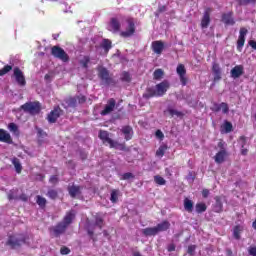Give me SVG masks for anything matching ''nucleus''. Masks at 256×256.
<instances>
[{"label": "nucleus", "instance_id": "obj_1", "mask_svg": "<svg viewBox=\"0 0 256 256\" xmlns=\"http://www.w3.org/2000/svg\"><path fill=\"white\" fill-rule=\"evenodd\" d=\"M98 137H99V140H102V143L109 144V148H114V149H118L120 151H125V152L130 151V149L126 147V144L119 143L109 138V132L105 130H99Z\"/></svg>", "mask_w": 256, "mask_h": 256}, {"label": "nucleus", "instance_id": "obj_2", "mask_svg": "<svg viewBox=\"0 0 256 256\" xmlns=\"http://www.w3.org/2000/svg\"><path fill=\"white\" fill-rule=\"evenodd\" d=\"M20 109L28 113V115L36 116L41 112V103L39 101L26 102L20 106Z\"/></svg>", "mask_w": 256, "mask_h": 256}, {"label": "nucleus", "instance_id": "obj_3", "mask_svg": "<svg viewBox=\"0 0 256 256\" xmlns=\"http://www.w3.org/2000/svg\"><path fill=\"white\" fill-rule=\"evenodd\" d=\"M22 244H26V237L23 236V234L9 235L7 242H5V245L10 247L11 249L21 247Z\"/></svg>", "mask_w": 256, "mask_h": 256}, {"label": "nucleus", "instance_id": "obj_4", "mask_svg": "<svg viewBox=\"0 0 256 256\" xmlns=\"http://www.w3.org/2000/svg\"><path fill=\"white\" fill-rule=\"evenodd\" d=\"M125 22L128 24V28L125 31L120 32L121 38H131L134 36L136 27H135V20L133 17H127Z\"/></svg>", "mask_w": 256, "mask_h": 256}, {"label": "nucleus", "instance_id": "obj_5", "mask_svg": "<svg viewBox=\"0 0 256 256\" xmlns=\"http://www.w3.org/2000/svg\"><path fill=\"white\" fill-rule=\"evenodd\" d=\"M50 53L54 58L63 61V63H67L70 60L66 51H64L60 46H52Z\"/></svg>", "mask_w": 256, "mask_h": 256}, {"label": "nucleus", "instance_id": "obj_6", "mask_svg": "<svg viewBox=\"0 0 256 256\" xmlns=\"http://www.w3.org/2000/svg\"><path fill=\"white\" fill-rule=\"evenodd\" d=\"M86 101V96L80 94L78 96L69 97L67 100H65V103H67L68 107L76 108L78 104H85Z\"/></svg>", "mask_w": 256, "mask_h": 256}, {"label": "nucleus", "instance_id": "obj_7", "mask_svg": "<svg viewBox=\"0 0 256 256\" xmlns=\"http://www.w3.org/2000/svg\"><path fill=\"white\" fill-rule=\"evenodd\" d=\"M68 228V225H64V224H59L57 223L56 226L52 227L49 229L50 234L54 237V238H59L60 236H62L64 233H66Z\"/></svg>", "mask_w": 256, "mask_h": 256}, {"label": "nucleus", "instance_id": "obj_8", "mask_svg": "<svg viewBox=\"0 0 256 256\" xmlns=\"http://www.w3.org/2000/svg\"><path fill=\"white\" fill-rule=\"evenodd\" d=\"M98 77L105 82L106 85H115V80L109 76V71L107 68H101L98 72Z\"/></svg>", "mask_w": 256, "mask_h": 256}, {"label": "nucleus", "instance_id": "obj_9", "mask_svg": "<svg viewBox=\"0 0 256 256\" xmlns=\"http://www.w3.org/2000/svg\"><path fill=\"white\" fill-rule=\"evenodd\" d=\"M176 73L178 77L180 78L181 85L185 87L187 85L188 79L186 77L187 70L186 67L183 64H178L176 68Z\"/></svg>", "mask_w": 256, "mask_h": 256}, {"label": "nucleus", "instance_id": "obj_10", "mask_svg": "<svg viewBox=\"0 0 256 256\" xmlns=\"http://www.w3.org/2000/svg\"><path fill=\"white\" fill-rule=\"evenodd\" d=\"M63 114V110L62 108H60L59 106L54 107L52 111L49 112L48 114V122L53 124L56 123L57 119L60 118V116H62Z\"/></svg>", "mask_w": 256, "mask_h": 256}, {"label": "nucleus", "instance_id": "obj_11", "mask_svg": "<svg viewBox=\"0 0 256 256\" xmlns=\"http://www.w3.org/2000/svg\"><path fill=\"white\" fill-rule=\"evenodd\" d=\"M14 78H15L16 83H18V85L20 87L26 86L25 75L23 74L21 68H19V67L14 68Z\"/></svg>", "mask_w": 256, "mask_h": 256}, {"label": "nucleus", "instance_id": "obj_12", "mask_svg": "<svg viewBox=\"0 0 256 256\" xmlns=\"http://www.w3.org/2000/svg\"><path fill=\"white\" fill-rule=\"evenodd\" d=\"M115 107H116V100L113 98L108 99V102H106L104 110L100 112V115L107 116L111 114L115 110Z\"/></svg>", "mask_w": 256, "mask_h": 256}, {"label": "nucleus", "instance_id": "obj_13", "mask_svg": "<svg viewBox=\"0 0 256 256\" xmlns=\"http://www.w3.org/2000/svg\"><path fill=\"white\" fill-rule=\"evenodd\" d=\"M248 30L246 28H240L239 40H237V51L242 52L244 43L246 42V35Z\"/></svg>", "mask_w": 256, "mask_h": 256}, {"label": "nucleus", "instance_id": "obj_14", "mask_svg": "<svg viewBox=\"0 0 256 256\" xmlns=\"http://www.w3.org/2000/svg\"><path fill=\"white\" fill-rule=\"evenodd\" d=\"M165 49V44L163 41H153L151 42V50L155 55H162Z\"/></svg>", "mask_w": 256, "mask_h": 256}, {"label": "nucleus", "instance_id": "obj_15", "mask_svg": "<svg viewBox=\"0 0 256 256\" xmlns=\"http://www.w3.org/2000/svg\"><path fill=\"white\" fill-rule=\"evenodd\" d=\"M170 84L167 80L155 85V91L158 92V96H164L169 90Z\"/></svg>", "mask_w": 256, "mask_h": 256}, {"label": "nucleus", "instance_id": "obj_16", "mask_svg": "<svg viewBox=\"0 0 256 256\" xmlns=\"http://www.w3.org/2000/svg\"><path fill=\"white\" fill-rule=\"evenodd\" d=\"M221 21L226 26H233V25H235V19H233V11H229L228 13L222 14Z\"/></svg>", "mask_w": 256, "mask_h": 256}, {"label": "nucleus", "instance_id": "obj_17", "mask_svg": "<svg viewBox=\"0 0 256 256\" xmlns=\"http://www.w3.org/2000/svg\"><path fill=\"white\" fill-rule=\"evenodd\" d=\"M211 71H213V75H214L213 81L219 82L222 79V70H221L220 64L214 62L211 68Z\"/></svg>", "mask_w": 256, "mask_h": 256}, {"label": "nucleus", "instance_id": "obj_18", "mask_svg": "<svg viewBox=\"0 0 256 256\" xmlns=\"http://www.w3.org/2000/svg\"><path fill=\"white\" fill-rule=\"evenodd\" d=\"M244 74V66L243 65H236L230 70V75L233 79H237L242 77Z\"/></svg>", "mask_w": 256, "mask_h": 256}, {"label": "nucleus", "instance_id": "obj_19", "mask_svg": "<svg viewBox=\"0 0 256 256\" xmlns=\"http://www.w3.org/2000/svg\"><path fill=\"white\" fill-rule=\"evenodd\" d=\"M0 143H6L8 145L13 144V138H11L10 133L4 129H0Z\"/></svg>", "mask_w": 256, "mask_h": 256}, {"label": "nucleus", "instance_id": "obj_20", "mask_svg": "<svg viewBox=\"0 0 256 256\" xmlns=\"http://www.w3.org/2000/svg\"><path fill=\"white\" fill-rule=\"evenodd\" d=\"M121 133H123L125 141H130L133 139V136H134L133 127L123 126V128H121Z\"/></svg>", "mask_w": 256, "mask_h": 256}, {"label": "nucleus", "instance_id": "obj_21", "mask_svg": "<svg viewBox=\"0 0 256 256\" xmlns=\"http://www.w3.org/2000/svg\"><path fill=\"white\" fill-rule=\"evenodd\" d=\"M74 219H75V212L73 210H71V211L67 212V214H65L63 221L58 222V224L70 226L73 223Z\"/></svg>", "mask_w": 256, "mask_h": 256}, {"label": "nucleus", "instance_id": "obj_22", "mask_svg": "<svg viewBox=\"0 0 256 256\" xmlns=\"http://www.w3.org/2000/svg\"><path fill=\"white\" fill-rule=\"evenodd\" d=\"M228 156L227 151H218L217 154L214 156V161L216 164L221 165L225 162V159Z\"/></svg>", "mask_w": 256, "mask_h": 256}, {"label": "nucleus", "instance_id": "obj_23", "mask_svg": "<svg viewBox=\"0 0 256 256\" xmlns=\"http://www.w3.org/2000/svg\"><path fill=\"white\" fill-rule=\"evenodd\" d=\"M154 97H163V95H158V92L155 88H146V93L143 94V99L149 100Z\"/></svg>", "mask_w": 256, "mask_h": 256}, {"label": "nucleus", "instance_id": "obj_24", "mask_svg": "<svg viewBox=\"0 0 256 256\" xmlns=\"http://www.w3.org/2000/svg\"><path fill=\"white\" fill-rule=\"evenodd\" d=\"M210 9L207 8L206 11H204L202 20L200 22V27H202V29H207L209 27L210 24V13H209Z\"/></svg>", "mask_w": 256, "mask_h": 256}, {"label": "nucleus", "instance_id": "obj_25", "mask_svg": "<svg viewBox=\"0 0 256 256\" xmlns=\"http://www.w3.org/2000/svg\"><path fill=\"white\" fill-rule=\"evenodd\" d=\"M99 48L104 49L105 55H108L109 51L112 49V41L108 38L102 39L101 44H99Z\"/></svg>", "mask_w": 256, "mask_h": 256}, {"label": "nucleus", "instance_id": "obj_26", "mask_svg": "<svg viewBox=\"0 0 256 256\" xmlns=\"http://www.w3.org/2000/svg\"><path fill=\"white\" fill-rule=\"evenodd\" d=\"M122 27L118 18L113 17L110 19V28H112L113 33H118Z\"/></svg>", "mask_w": 256, "mask_h": 256}, {"label": "nucleus", "instance_id": "obj_27", "mask_svg": "<svg viewBox=\"0 0 256 256\" xmlns=\"http://www.w3.org/2000/svg\"><path fill=\"white\" fill-rule=\"evenodd\" d=\"M68 193H69V196H71L72 198H75L78 195H81V186H77V185L68 186Z\"/></svg>", "mask_w": 256, "mask_h": 256}, {"label": "nucleus", "instance_id": "obj_28", "mask_svg": "<svg viewBox=\"0 0 256 256\" xmlns=\"http://www.w3.org/2000/svg\"><path fill=\"white\" fill-rule=\"evenodd\" d=\"M170 227H171V223L168 220H164L153 228L157 229L158 232H165V231H168Z\"/></svg>", "mask_w": 256, "mask_h": 256}, {"label": "nucleus", "instance_id": "obj_29", "mask_svg": "<svg viewBox=\"0 0 256 256\" xmlns=\"http://www.w3.org/2000/svg\"><path fill=\"white\" fill-rule=\"evenodd\" d=\"M94 226L102 230L104 227V217L100 213L94 215Z\"/></svg>", "mask_w": 256, "mask_h": 256}, {"label": "nucleus", "instance_id": "obj_30", "mask_svg": "<svg viewBox=\"0 0 256 256\" xmlns=\"http://www.w3.org/2000/svg\"><path fill=\"white\" fill-rule=\"evenodd\" d=\"M214 212L218 214L223 212V202L218 196L215 197Z\"/></svg>", "mask_w": 256, "mask_h": 256}, {"label": "nucleus", "instance_id": "obj_31", "mask_svg": "<svg viewBox=\"0 0 256 256\" xmlns=\"http://www.w3.org/2000/svg\"><path fill=\"white\" fill-rule=\"evenodd\" d=\"M142 233L144 236H156L158 233H160V231H158L157 228L148 227V228H144L142 230Z\"/></svg>", "mask_w": 256, "mask_h": 256}, {"label": "nucleus", "instance_id": "obj_32", "mask_svg": "<svg viewBox=\"0 0 256 256\" xmlns=\"http://www.w3.org/2000/svg\"><path fill=\"white\" fill-rule=\"evenodd\" d=\"M184 209L188 213H193V210H194V202H193V200L185 198L184 199Z\"/></svg>", "mask_w": 256, "mask_h": 256}, {"label": "nucleus", "instance_id": "obj_33", "mask_svg": "<svg viewBox=\"0 0 256 256\" xmlns=\"http://www.w3.org/2000/svg\"><path fill=\"white\" fill-rule=\"evenodd\" d=\"M91 62V58L89 55H84L82 57V59L79 60V65L84 68V69H87L89 68V64Z\"/></svg>", "mask_w": 256, "mask_h": 256}, {"label": "nucleus", "instance_id": "obj_34", "mask_svg": "<svg viewBox=\"0 0 256 256\" xmlns=\"http://www.w3.org/2000/svg\"><path fill=\"white\" fill-rule=\"evenodd\" d=\"M239 140L241 142V155L247 156L248 149L244 147V146H246V136H240Z\"/></svg>", "mask_w": 256, "mask_h": 256}, {"label": "nucleus", "instance_id": "obj_35", "mask_svg": "<svg viewBox=\"0 0 256 256\" xmlns=\"http://www.w3.org/2000/svg\"><path fill=\"white\" fill-rule=\"evenodd\" d=\"M168 150V146L166 144L160 146L155 152V156L162 158L165 155V152Z\"/></svg>", "mask_w": 256, "mask_h": 256}, {"label": "nucleus", "instance_id": "obj_36", "mask_svg": "<svg viewBox=\"0 0 256 256\" xmlns=\"http://www.w3.org/2000/svg\"><path fill=\"white\" fill-rule=\"evenodd\" d=\"M12 165H14L16 173L18 174L22 173V165H21V162H19L18 158L12 159Z\"/></svg>", "mask_w": 256, "mask_h": 256}, {"label": "nucleus", "instance_id": "obj_37", "mask_svg": "<svg viewBox=\"0 0 256 256\" xmlns=\"http://www.w3.org/2000/svg\"><path fill=\"white\" fill-rule=\"evenodd\" d=\"M36 203L39 206V208L45 209V206L47 205V199H45L44 197H42L40 195H37Z\"/></svg>", "mask_w": 256, "mask_h": 256}, {"label": "nucleus", "instance_id": "obj_38", "mask_svg": "<svg viewBox=\"0 0 256 256\" xmlns=\"http://www.w3.org/2000/svg\"><path fill=\"white\" fill-rule=\"evenodd\" d=\"M120 80L121 82L130 83L133 78L131 77V74L129 72H123L121 73Z\"/></svg>", "mask_w": 256, "mask_h": 256}, {"label": "nucleus", "instance_id": "obj_39", "mask_svg": "<svg viewBox=\"0 0 256 256\" xmlns=\"http://www.w3.org/2000/svg\"><path fill=\"white\" fill-rule=\"evenodd\" d=\"M195 210H196V213L202 214L207 210V206L205 203H196Z\"/></svg>", "mask_w": 256, "mask_h": 256}, {"label": "nucleus", "instance_id": "obj_40", "mask_svg": "<svg viewBox=\"0 0 256 256\" xmlns=\"http://www.w3.org/2000/svg\"><path fill=\"white\" fill-rule=\"evenodd\" d=\"M46 196L49 197L50 200H56L59 197V193L57 192V190L51 189L48 190Z\"/></svg>", "mask_w": 256, "mask_h": 256}, {"label": "nucleus", "instance_id": "obj_41", "mask_svg": "<svg viewBox=\"0 0 256 256\" xmlns=\"http://www.w3.org/2000/svg\"><path fill=\"white\" fill-rule=\"evenodd\" d=\"M8 130L12 133H14L16 136L19 135V127L15 123H9L8 124Z\"/></svg>", "mask_w": 256, "mask_h": 256}, {"label": "nucleus", "instance_id": "obj_42", "mask_svg": "<svg viewBox=\"0 0 256 256\" xmlns=\"http://www.w3.org/2000/svg\"><path fill=\"white\" fill-rule=\"evenodd\" d=\"M164 77V71L161 68H158L157 70L154 71L153 73V78L154 80H160Z\"/></svg>", "mask_w": 256, "mask_h": 256}, {"label": "nucleus", "instance_id": "obj_43", "mask_svg": "<svg viewBox=\"0 0 256 256\" xmlns=\"http://www.w3.org/2000/svg\"><path fill=\"white\" fill-rule=\"evenodd\" d=\"M10 71H13V66L5 65L3 68L0 69V77L5 76L6 74L10 73Z\"/></svg>", "mask_w": 256, "mask_h": 256}, {"label": "nucleus", "instance_id": "obj_44", "mask_svg": "<svg viewBox=\"0 0 256 256\" xmlns=\"http://www.w3.org/2000/svg\"><path fill=\"white\" fill-rule=\"evenodd\" d=\"M17 193H18V189L9 191L8 195H7L8 200L9 201H11V200H18Z\"/></svg>", "mask_w": 256, "mask_h": 256}, {"label": "nucleus", "instance_id": "obj_45", "mask_svg": "<svg viewBox=\"0 0 256 256\" xmlns=\"http://www.w3.org/2000/svg\"><path fill=\"white\" fill-rule=\"evenodd\" d=\"M154 182L159 186H164L165 184H167V181H165V179L159 175L154 176Z\"/></svg>", "mask_w": 256, "mask_h": 256}, {"label": "nucleus", "instance_id": "obj_46", "mask_svg": "<svg viewBox=\"0 0 256 256\" xmlns=\"http://www.w3.org/2000/svg\"><path fill=\"white\" fill-rule=\"evenodd\" d=\"M168 112H169L170 117L177 116L178 118H182L184 116L183 112H180V111H177V110L168 109Z\"/></svg>", "mask_w": 256, "mask_h": 256}, {"label": "nucleus", "instance_id": "obj_47", "mask_svg": "<svg viewBox=\"0 0 256 256\" xmlns=\"http://www.w3.org/2000/svg\"><path fill=\"white\" fill-rule=\"evenodd\" d=\"M118 193H119V191H117V190H112V192H110V202L117 203Z\"/></svg>", "mask_w": 256, "mask_h": 256}, {"label": "nucleus", "instance_id": "obj_48", "mask_svg": "<svg viewBox=\"0 0 256 256\" xmlns=\"http://www.w3.org/2000/svg\"><path fill=\"white\" fill-rule=\"evenodd\" d=\"M240 232H241L240 226L239 225L234 226V229H233L234 239H236V240L240 239Z\"/></svg>", "mask_w": 256, "mask_h": 256}, {"label": "nucleus", "instance_id": "obj_49", "mask_svg": "<svg viewBox=\"0 0 256 256\" xmlns=\"http://www.w3.org/2000/svg\"><path fill=\"white\" fill-rule=\"evenodd\" d=\"M237 3H239L240 6H247L250 4H255L256 0H237Z\"/></svg>", "mask_w": 256, "mask_h": 256}, {"label": "nucleus", "instance_id": "obj_50", "mask_svg": "<svg viewBox=\"0 0 256 256\" xmlns=\"http://www.w3.org/2000/svg\"><path fill=\"white\" fill-rule=\"evenodd\" d=\"M196 250H197V245L192 244V245L188 246L187 254L190 256H194Z\"/></svg>", "mask_w": 256, "mask_h": 256}, {"label": "nucleus", "instance_id": "obj_51", "mask_svg": "<svg viewBox=\"0 0 256 256\" xmlns=\"http://www.w3.org/2000/svg\"><path fill=\"white\" fill-rule=\"evenodd\" d=\"M224 129L226 133H230L233 130L232 123L229 121H225L224 123Z\"/></svg>", "mask_w": 256, "mask_h": 256}, {"label": "nucleus", "instance_id": "obj_52", "mask_svg": "<svg viewBox=\"0 0 256 256\" xmlns=\"http://www.w3.org/2000/svg\"><path fill=\"white\" fill-rule=\"evenodd\" d=\"M226 146L227 144L224 142V140H220V142L217 144V147L220 148V151H227Z\"/></svg>", "mask_w": 256, "mask_h": 256}, {"label": "nucleus", "instance_id": "obj_53", "mask_svg": "<svg viewBox=\"0 0 256 256\" xmlns=\"http://www.w3.org/2000/svg\"><path fill=\"white\" fill-rule=\"evenodd\" d=\"M71 253V250L70 248L66 247V246H63L60 248V254L61 255H68Z\"/></svg>", "mask_w": 256, "mask_h": 256}, {"label": "nucleus", "instance_id": "obj_54", "mask_svg": "<svg viewBox=\"0 0 256 256\" xmlns=\"http://www.w3.org/2000/svg\"><path fill=\"white\" fill-rule=\"evenodd\" d=\"M49 183L56 185L57 183H59V177L57 175L50 176Z\"/></svg>", "mask_w": 256, "mask_h": 256}, {"label": "nucleus", "instance_id": "obj_55", "mask_svg": "<svg viewBox=\"0 0 256 256\" xmlns=\"http://www.w3.org/2000/svg\"><path fill=\"white\" fill-rule=\"evenodd\" d=\"M221 110L224 114H228L229 112V107H228V104L225 103V102H222L221 103Z\"/></svg>", "mask_w": 256, "mask_h": 256}, {"label": "nucleus", "instance_id": "obj_56", "mask_svg": "<svg viewBox=\"0 0 256 256\" xmlns=\"http://www.w3.org/2000/svg\"><path fill=\"white\" fill-rule=\"evenodd\" d=\"M248 254H250L251 256H256V246L248 247Z\"/></svg>", "mask_w": 256, "mask_h": 256}, {"label": "nucleus", "instance_id": "obj_57", "mask_svg": "<svg viewBox=\"0 0 256 256\" xmlns=\"http://www.w3.org/2000/svg\"><path fill=\"white\" fill-rule=\"evenodd\" d=\"M155 137H157L160 140H163L164 139V133L160 129H158L157 131H155Z\"/></svg>", "mask_w": 256, "mask_h": 256}, {"label": "nucleus", "instance_id": "obj_58", "mask_svg": "<svg viewBox=\"0 0 256 256\" xmlns=\"http://www.w3.org/2000/svg\"><path fill=\"white\" fill-rule=\"evenodd\" d=\"M211 111L213 112H220L221 111V104H214L213 107H211Z\"/></svg>", "mask_w": 256, "mask_h": 256}, {"label": "nucleus", "instance_id": "obj_59", "mask_svg": "<svg viewBox=\"0 0 256 256\" xmlns=\"http://www.w3.org/2000/svg\"><path fill=\"white\" fill-rule=\"evenodd\" d=\"M131 178H134V175L133 173H124L123 174V180L126 181V180H129Z\"/></svg>", "mask_w": 256, "mask_h": 256}, {"label": "nucleus", "instance_id": "obj_60", "mask_svg": "<svg viewBox=\"0 0 256 256\" xmlns=\"http://www.w3.org/2000/svg\"><path fill=\"white\" fill-rule=\"evenodd\" d=\"M248 45H250L251 48L256 51V41L251 40L250 42H248Z\"/></svg>", "mask_w": 256, "mask_h": 256}, {"label": "nucleus", "instance_id": "obj_61", "mask_svg": "<svg viewBox=\"0 0 256 256\" xmlns=\"http://www.w3.org/2000/svg\"><path fill=\"white\" fill-rule=\"evenodd\" d=\"M209 194H210V192H209V190H207V189H204V190L202 191V197H203V198L209 197Z\"/></svg>", "mask_w": 256, "mask_h": 256}, {"label": "nucleus", "instance_id": "obj_62", "mask_svg": "<svg viewBox=\"0 0 256 256\" xmlns=\"http://www.w3.org/2000/svg\"><path fill=\"white\" fill-rule=\"evenodd\" d=\"M18 200H22L23 202H27V196L26 194H22L18 196Z\"/></svg>", "mask_w": 256, "mask_h": 256}, {"label": "nucleus", "instance_id": "obj_63", "mask_svg": "<svg viewBox=\"0 0 256 256\" xmlns=\"http://www.w3.org/2000/svg\"><path fill=\"white\" fill-rule=\"evenodd\" d=\"M80 159H82V161H85L87 159V154L86 152H80Z\"/></svg>", "mask_w": 256, "mask_h": 256}, {"label": "nucleus", "instance_id": "obj_64", "mask_svg": "<svg viewBox=\"0 0 256 256\" xmlns=\"http://www.w3.org/2000/svg\"><path fill=\"white\" fill-rule=\"evenodd\" d=\"M175 249H176V247H175V244H170L169 246H168V252H174L175 251Z\"/></svg>", "mask_w": 256, "mask_h": 256}]
</instances>
